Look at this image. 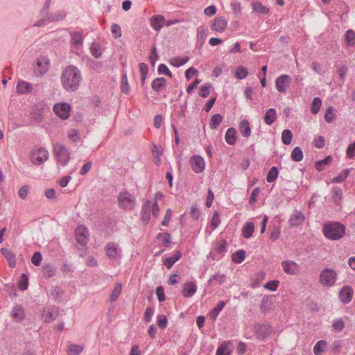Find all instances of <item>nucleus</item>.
<instances>
[{
  "instance_id": "obj_1",
  "label": "nucleus",
  "mask_w": 355,
  "mask_h": 355,
  "mask_svg": "<svg viewBox=\"0 0 355 355\" xmlns=\"http://www.w3.org/2000/svg\"><path fill=\"white\" fill-rule=\"evenodd\" d=\"M60 80L65 91L73 92L80 87L82 80L81 72L76 66L68 65L63 69Z\"/></svg>"
},
{
  "instance_id": "obj_2",
  "label": "nucleus",
  "mask_w": 355,
  "mask_h": 355,
  "mask_svg": "<svg viewBox=\"0 0 355 355\" xmlns=\"http://www.w3.org/2000/svg\"><path fill=\"white\" fill-rule=\"evenodd\" d=\"M323 234L330 240H338L345 235V227L339 223H329L323 227Z\"/></svg>"
},
{
  "instance_id": "obj_3",
  "label": "nucleus",
  "mask_w": 355,
  "mask_h": 355,
  "mask_svg": "<svg viewBox=\"0 0 355 355\" xmlns=\"http://www.w3.org/2000/svg\"><path fill=\"white\" fill-rule=\"evenodd\" d=\"M337 279L336 272L331 268L323 269L319 275V282L324 287H331L334 285Z\"/></svg>"
},
{
  "instance_id": "obj_4",
  "label": "nucleus",
  "mask_w": 355,
  "mask_h": 355,
  "mask_svg": "<svg viewBox=\"0 0 355 355\" xmlns=\"http://www.w3.org/2000/svg\"><path fill=\"white\" fill-rule=\"evenodd\" d=\"M53 153L58 163L66 166L71 157L68 149L62 144L57 143L53 145Z\"/></svg>"
},
{
  "instance_id": "obj_5",
  "label": "nucleus",
  "mask_w": 355,
  "mask_h": 355,
  "mask_svg": "<svg viewBox=\"0 0 355 355\" xmlns=\"http://www.w3.org/2000/svg\"><path fill=\"white\" fill-rule=\"evenodd\" d=\"M75 237L78 244L82 247L86 246L89 241L88 228L85 225L77 226L75 230Z\"/></svg>"
},
{
  "instance_id": "obj_6",
  "label": "nucleus",
  "mask_w": 355,
  "mask_h": 355,
  "mask_svg": "<svg viewBox=\"0 0 355 355\" xmlns=\"http://www.w3.org/2000/svg\"><path fill=\"white\" fill-rule=\"evenodd\" d=\"M118 204L122 209H132L135 205V198L130 193L121 192L118 196Z\"/></svg>"
},
{
  "instance_id": "obj_7",
  "label": "nucleus",
  "mask_w": 355,
  "mask_h": 355,
  "mask_svg": "<svg viewBox=\"0 0 355 355\" xmlns=\"http://www.w3.org/2000/svg\"><path fill=\"white\" fill-rule=\"evenodd\" d=\"M71 110L70 104L67 102L55 103L53 107V112L62 120L69 118Z\"/></svg>"
},
{
  "instance_id": "obj_8",
  "label": "nucleus",
  "mask_w": 355,
  "mask_h": 355,
  "mask_svg": "<svg viewBox=\"0 0 355 355\" xmlns=\"http://www.w3.org/2000/svg\"><path fill=\"white\" fill-rule=\"evenodd\" d=\"M98 215L100 218L98 220V228L104 232L108 233L111 225L110 212L107 211L98 209Z\"/></svg>"
},
{
  "instance_id": "obj_9",
  "label": "nucleus",
  "mask_w": 355,
  "mask_h": 355,
  "mask_svg": "<svg viewBox=\"0 0 355 355\" xmlns=\"http://www.w3.org/2000/svg\"><path fill=\"white\" fill-rule=\"evenodd\" d=\"M281 266L284 272L289 275H296L300 272V266L295 261L290 259L284 260L281 262Z\"/></svg>"
},
{
  "instance_id": "obj_10",
  "label": "nucleus",
  "mask_w": 355,
  "mask_h": 355,
  "mask_svg": "<svg viewBox=\"0 0 355 355\" xmlns=\"http://www.w3.org/2000/svg\"><path fill=\"white\" fill-rule=\"evenodd\" d=\"M292 78L287 74H283L275 80V87L280 93H286L291 84Z\"/></svg>"
},
{
  "instance_id": "obj_11",
  "label": "nucleus",
  "mask_w": 355,
  "mask_h": 355,
  "mask_svg": "<svg viewBox=\"0 0 355 355\" xmlns=\"http://www.w3.org/2000/svg\"><path fill=\"white\" fill-rule=\"evenodd\" d=\"M49 157L48 150L43 147H40L36 152L33 153L31 159L32 162L35 165H41L44 164Z\"/></svg>"
},
{
  "instance_id": "obj_12",
  "label": "nucleus",
  "mask_w": 355,
  "mask_h": 355,
  "mask_svg": "<svg viewBox=\"0 0 355 355\" xmlns=\"http://www.w3.org/2000/svg\"><path fill=\"white\" fill-rule=\"evenodd\" d=\"M192 170L196 173H201L205 168L204 159L198 155H193L189 161Z\"/></svg>"
},
{
  "instance_id": "obj_13",
  "label": "nucleus",
  "mask_w": 355,
  "mask_h": 355,
  "mask_svg": "<svg viewBox=\"0 0 355 355\" xmlns=\"http://www.w3.org/2000/svg\"><path fill=\"white\" fill-rule=\"evenodd\" d=\"M227 26V19L223 17H218L214 19L210 28L213 31L222 33L226 29Z\"/></svg>"
},
{
  "instance_id": "obj_14",
  "label": "nucleus",
  "mask_w": 355,
  "mask_h": 355,
  "mask_svg": "<svg viewBox=\"0 0 355 355\" xmlns=\"http://www.w3.org/2000/svg\"><path fill=\"white\" fill-rule=\"evenodd\" d=\"M1 254L7 260L10 268H14L17 264V258L15 254L7 248H1L0 249Z\"/></svg>"
},
{
  "instance_id": "obj_15",
  "label": "nucleus",
  "mask_w": 355,
  "mask_h": 355,
  "mask_svg": "<svg viewBox=\"0 0 355 355\" xmlns=\"http://www.w3.org/2000/svg\"><path fill=\"white\" fill-rule=\"evenodd\" d=\"M354 295V291L350 286H344L339 292V299L343 304L349 303Z\"/></svg>"
},
{
  "instance_id": "obj_16",
  "label": "nucleus",
  "mask_w": 355,
  "mask_h": 355,
  "mask_svg": "<svg viewBox=\"0 0 355 355\" xmlns=\"http://www.w3.org/2000/svg\"><path fill=\"white\" fill-rule=\"evenodd\" d=\"M150 24L153 30L158 31L165 25V18L162 15H154L150 18Z\"/></svg>"
},
{
  "instance_id": "obj_17",
  "label": "nucleus",
  "mask_w": 355,
  "mask_h": 355,
  "mask_svg": "<svg viewBox=\"0 0 355 355\" xmlns=\"http://www.w3.org/2000/svg\"><path fill=\"white\" fill-rule=\"evenodd\" d=\"M54 309L58 311V307H56L55 306H53L51 309V308H45L44 309L43 313H42V318H43L44 322L49 323V322L54 321L57 318L58 315V313H55V311H53Z\"/></svg>"
},
{
  "instance_id": "obj_18",
  "label": "nucleus",
  "mask_w": 355,
  "mask_h": 355,
  "mask_svg": "<svg viewBox=\"0 0 355 355\" xmlns=\"http://www.w3.org/2000/svg\"><path fill=\"white\" fill-rule=\"evenodd\" d=\"M70 37V43L71 45L76 48H79L83 45L84 37L81 31H71Z\"/></svg>"
},
{
  "instance_id": "obj_19",
  "label": "nucleus",
  "mask_w": 355,
  "mask_h": 355,
  "mask_svg": "<svg viewBox=\"0 0 355 355\" xmlns=\"http://www.w3.org/2000/svg\"><path fill=\"white\" fill-rule=\"evenodd\" d=\"M33 91V85L28 82L19 80L16 87V92L18 94H26Z\"/></svg>"
},
{
  "instance_id": "obj_20",
  "label": "nucleus",
  "mask_w": 355,
  "mask_h": 355,
  "mask_svg": "<svg viewBox=\"0 0 355 355\" xmlns=\"http://www.w3.org/2000/svg\"><path fill=\"white\" fill-rule=\"evenodd\" d=\"M233 349V344L230 341H225L218 347L216 355H230Z\"/></svg>"
},
{
  "instance_id": "obj_21",
  "label": "nucleus",
  "mask_w": 355,
  "mask_h": 355,
  "mask_svg": "<svg viewBox=\"0 0 355 355\" xmlns=\"http://www.w3.org/2000/svg\"><path fill=\"white\" fill-rule=\"evenodd\" d=\"M197 291V286L193 282H187L184 283L182 289V295L185 297L193 296Z\"/></svg>"
},
{
  "instance_id": "obj_22",
  "label": "nucleus",
  "mask_w": 355,
  "mask_h": 355,
  "mask_svg": "<svg viewBox=\"0 0 355 355\" xmlns=\"http://www.w3.org/2000/svg\"><path fill=\"white\" fill-rule=\"evenodd\" d=\"M305 220V216L300 212L295 211L289 219V224L291 226L301 225Z\"/></svg>"
},
{
  "instance_id": "obj_23",
  "label": "nucleus",
  "mask_w": 355,
  "mask_h": 355,
  "mask_svg": "<svg viewBox=\"0 0 355 355\" xmlns=\"http://www.w3.org/2000/svg\"><path fill=\"white\" fill-rule=\"evenodd\" d=\"M25 316V311L21 305H17L13 308L12 317L16 322H21L24 320Z\"/></svg>"
},
{
  "instance_id": "obj_24",
  "label": "nucleus",
  "mask_w": 355,
  "mask_h": 355,
  "mask_svg": "<svg viewBox=\"0 0 355 355\" xmlns=\"http://www.w3.org/2000/svg\"><path fill=\"white\" fill-rule=\"evenodd\" d=\"M151 213V204L149 201H147L142 207L141 212V219L144 224H147L150 218Z\"/></svg>"
},
{
  "instance_id": "obj_25",
  "label": "nucleus",
  "mask_w": 355,
  "mask_h": 355,
  "mask_svg": "<svg viewBox=\"0 0 355 355\" xmlns=\"http://www.w3.org/2000/svg\"><path fill=\"white\" fill-rule=\"evenodd\" d=\"M239 131L244 137H249L251 135V128L248 121L242 120L239 125Z\"/></svg>"
},
{
  "instance_id": "obj_26",
  "label": "nucleus",
  "mask_w": 355,
  "mask_h": 355,
  "mask_svg": "<svg viewBox=\"0 0 355 355\" xmlns=\"http://www.w3.org/2000/svg\"><path fill=\"white\" fill-rule=\"evenodd\" d=\"M225 140L229 145H234L236 141V131L234 128H230L225 132Z\"/></svg>"
},
{
  "instance_id": "obj_27",
  "label": "nucleus",
  "mask_w": 355,
  "mask_h": 355,
  "mask_svg": "<svg viewBox=\"0 0 355 355\" xmlns=\"http://www.w3.org/2000/svg\"><path fill=\"white\" fill-rule=\"evenodd\" d=\"M277 119V112L274 108L268 109L264 114L263 121L266 124L271 125Z\"/></svg>"
},
{
  "instance_id": "obj_28",
  "label": "nucleus",
  "mask_w": 355,
  "mask_h": 355,
  "mask_svg": "<svg viewBox=\"0 0 355 355\" xmlns=\"http://www.w3.org/2000/svg\"><path fill=\"white\" fill-rule=\"evenodd\" d=\"M182 253L180 251H175L173 256L165 259L163 263L168 269H170L180 259Z\"/></svg>"
},
{
  "instance_id": "obj_29",
  "label": "nucleus",
  "mask_w": 355,
  "mask_h": 355,
  "mask_svg": "<svg viewBox=\"0 0 355 355\" xmlns=\"http://www.w3.org/2000/svg\"><path fill=\"white\" fill-rule=\"evenodd\" d=\"M327 346V341L324 340L318 341L313 347V353L315 355H322L326 351Z\"/></svg>"
},
{
  "instance_id": "obj_30",
  "label": "nucleus",
  "mask_w": 355,
  "mask_h": 355,
  "mask_svg": "<svg viewBox=\"0 0 355 355\" xmlns=\"http://www.w3.org/2000/svg\"><path fill=\"white\" fill-rule=\"evenodd\" d=\"M166 80L164 78H155L151 85L152 89L156 92H159L166 86Z\"/></svg>"
},
{
  "instance_id": "obj_31",
  "label": "nucleus",
  "mask_w": 355,
  "mask_h": 355,
  "mask_svg": "<svg viewBox=\"0 0 355 355\" xmlns=\"http://www.w3.org/2000/svg\"><path fill=\"white\" fill-rule=\"evenodd\" d=\"M87 66L90 70H93L96 72H99L103 67V63L102 62L96 61L92 58H87Z\"/></svg>"
},
{
  "instance_id": "obj_32",
  "label": "nucleus",
  "mask_w": 355,
  "mask_h": 355,
  "mask_svg": "<svg viewBox=\"0 0 355 355\" xmlns=\"http://www.w3.org/2000/svg\"><path fill=\"white\" fill-rule=\"evenodd\" d=\"M189 59L188 57H173L169 60L168 62L172 66H174L175 67H180L186 64L189 61Z\"/></svg>"
},
{
  "instance_id": "obj_33",
  "label": "nucleus",
  "mask_w": 355,
  "mask_h": 355,
  "mask_svg": "<svg viewBox=\"0 0 355 355\" xmlns=\"http://www.w3.org/2000/svg\"><path fill=\"white\" fill-rule=\"evenodd\" d=\"M252 10L254 12L257 13L268 15L269 13V9L263 6L261 2L256 1L252 4Z\"/></svg>"
},
{
  "instance_id": "obj_34",
  "label": "nucleus",
  "mask_w": 355,
  "mask_h": 355,
  "mask_svg": "<svg viewBox=\"0 0 355 355\" xmlns=\"http://www.w3.org/2000/svg\"><path fill=\"white\" fill-rule=\"evenodd\" d=\"M254 226L252 222L247 223L242 229V234L245 239H249L252 236Z\"/></svg>"
},
{
  "instance_id": "obj_35",
  "label": "nucleus",
  "mask_w": 355,
  "mask_h": 355,
  "mask_svg": "<svg viewBox=\"0 0 355 355\" xmlns=\"http://www.w3.org/2000/svg\"><path fill=\"white\" fill-rule=\"evenodd\" d=\"M43 114L41 110H38L30 114V121L32 124H37L42 121Z\"/></svg>"
},
{
  "instance_id": "obj_36",
  "label": "nucleus",
  "mask_w": 355,
  "mask_h": 355,
  "mask_svg": "<svg viewBox=\"0 0 355 355\" xmlns=\"http://www.w3.org/2000/svg\"><path fill=\"white\" fill-rule=\"evenodd\" d=\"M28 286V276L26 273L21 275L20 279L18 282V288L21 291H24Z\"/></svg>"
},
{
  "instance_id": "obj_37",
  "label": "nucleus",
  "mask_w": 355,
  "mask_h": 355,
  "mask_svg": "<svg viewBox=\"0 0 355 355\" xmlns=\"http://www.w3.org/2000/svg\"><path fill=\"white\" fill-rule=\"evenodd\" d=\"M345 324L343 318H336L332 322L333 331L336 332H340L345 328Z\"/></svg>"
},
{
  "instance_id": "obj_38",
  "label": "nucleus",
  "mask_w": 355,
  "mask_h": 355,
  "mask_svg": "<svg viewBox=\"0 0 355 355\" xmlns=\"http://www.w3.org/2000/svg\"><path fill=\"white\" fill-rule=\"evenodd\" d=\"M248 75V70L246 67L243 66H239L236 67L234 76L237 79H244Z\"/></svg>"
},
{
  "instance_id": "obj_39",
  "label": "nucleus",
  "mask_w": 355,
  "mask_h": 355,
  "mask_svg": "<svg viewBox=\"0 0 355 355\" xmlns=\"http://www.w3.org/2000/svg\"><path fill=\"white\" fill-rule=\"evenodd\" d=\"M245 258V252L243 250H239L232 255V259L236 263H241Z\"/></svg>"
},
{
  "instance_id": "obj_40",
  "label": "nucleus",
  "mask_w": 355,
  "mask_h": 355,
  "mask_svg": "<svg viewBox=\"0 0 355 355\" xmlns=\"http://www.w3.org/2000/svg\"><path fill=\"white\" fill-rule=\"evenodd\" d=\"M349 169H345L341 173H340L337 176L331 180V183H341L343 182L349 175Z\"/></svg>"
},
{
  "instance_id": "obj_41",
  "label": "nucleus",
  "mask_w": 355,
  "mask_h": 355,
  "mask_svg": "<svg viewBox=\"0 0 355 355\" xmlns=\"http://www.w3.org/2000/svg\"><path fill=\"white\" fill-rule=\"evenodd\" d=\"M345 41L348 46L355 45V33L352 30H348L345 34Z\"/></svg>"
},
{
  "instance_id": "obj_42",
  "label": "nucleus",
  "mask_w": 355,
  "mask_h": 355,
  "mask_svg": "<svg viewBox=\"0 0 355 355\" xmlns=\"http://www.w3.org/2000/svg\"><path fill=\"white\" fill-rule=\"evenodd\" d=\"M55 269L51 263H45L42 267V272L46 277H51L55 275Z\"/></svg>"
},
{
  "instance_id": "obj_43",
  "label": "nucleus",
  "mask_w": 355,
  "mask_h": 355,
  "mask_svg": "<svg viewBox=\"0 0 355 355\" xmlns=\"http://www.w3.org/2000/svg\"><path fill=\"white\" fill-rule=\"evenodd\" d=\"M89 51L95 58H98L101 55V46L98 42H92Z\"/></svg>"
},
{
  "instance_id": "obj_44",
  "label": "nucleus",
  "mask_w": 355,
  "mask_h": 355,
  "mask_svg": "<svg viewBox=\"0 0 355 355\" xmlns=\"http://www.w3.org/2000/svg\"><path fill=\"white\" fill-rule=\"evenodd\" d=\"M225 305V302L220 301L216 306L211 311L210 313V318L215 320L216 318L218 317L219 313L223 310Z\"/></svg>"
},
{
  "instance_id": "obj_45",
  "label": "nucleus",
  "mask_w": 355,
  "mask_h": 355,
  "mask_svg": "<svg viewBox=\"0 0 355 355\" xmlns=\"http://www.w3.org/2000/svg\"><path fill=\"white\" fill-rule=\"evenodd\" d=\"M321 105H322V101H321V99L320 98H318V97H315L313 99V101H312V103H311V112L313 114H318L319 110H320V108Z\"/></svg>"
},
{
  "instance_id": "obj_46",
  "label": "nucleus",
  "mask_w": 355,
  "mask_h": 355,
  "mask_svg": "<svg viewBox=\"0 0 355 355\" xmlns=\"http://www.w3.org/2000/svg\"><path fill=\"white\" fill-rule=\"evenodd\" d=\"M222 119H223V117L219 114L213 115L210 120L209 127L211 129H216L219 125V124L221 123Z\"/></svg>"
},
{
  "instance_id": "obj_47",
  "label": "nucleus",
  "mask_w": 355,
  "mask_h": 355,
  "mask_svg": "<svg viewBox=\"0 0 355 355\" xmlns=\"http://www.w3.org/2000/svg\"><path fill=\"white\" fill-rule=\"evenodd\" d=\"M293 138V134L290 130H284L282 134V140L283 144L288 145L291 144Z\"/></svg>"
},
{
  "instance_id": "obj_48",
  "label": "nucleus",
  "mask_w": 355,
  "mask_h": 355,
  "mask_svg": "<svg viewBox=\"0 0 355 355\" xmlns=\"http://www.w3.org/2000/svg\"><path fill=\"white\" fill-rule=\"evenodd\" d=\"M291 158L295 162H300L303 159V153L300 148L295 147L291 153Z\"/></svg>"
},
{
  "instance_id": "obj_49",
  "label": "nucleus",
  "mask_w": 355,
  "mask_h": 355,
  "mask_svg": "<svg viewBox=\"0 0 355 355\" xmlns=\"http://www.w3.org/2000/svg\"><path fill=\"white\" fill-rule=\"evenodd\" d=\"M158 239L162 240L163 245L165 247H168L171 245V235L168 233H159L157 236Z\"/></svg>"
},
{
  "instance_id": "obj_50",
  "label": "nucleus",
  "mask_w": 355,
  "mask_h": 355,
  "mask_svg": "<svg viewBox=\"0 0 355 355\" xmlns=\"http://www.w3.org/2000/svg\"><path fill=\"white\" fill-rule=\"evenodd\" d=\"M206 29L203 26H200L197 29V38L200 44L202 45L206 40Z\"/></svg>"
},
{
  "instance_id": "obj_51",
  "label": "nucleus",
  "mask_w": 355,
  "mask_h": 355,
  "mask_svg": "<svg viewBox=\"0 0 355 355\" xmlns=\"http://www.w3.org/2000/svg\"><path fill=\"white\" fill-rule=\"evenodd\" d=\"M278 175V170L277 167L272 166L268 173L267 175V182H273L277 178Z\"/></svg>"
},
{
  "instance_id": "obj_52",
  "label": "nucleus",
  "mask_w": 355,
  "mask_h": 355,
  "mask_svg": "<svg viewBox=\"0 0 355 355\" xmlns=\"http://www.w3.org/2000/svg\"><path fill=\"white\" fill-rule=\"evenodd\" d=\"M64 17V14H62L61 12H56L47 16V20H49V21H58L63 20Z\"/></svg>"
},
{
  "instance_id": "obj_53",
  "label": "nucleus",
  "mask_w": 355,
  "mask_h": 355,
  "mask_svg": "<svg viewBox=\"0 0 355 355\" xmlns=\"http://www.w3.org/2000/svg\"><path fill=\"white\" fill-rule=\"evenodd\" d=\"M63 293H64L62 291L61 288L58 286H56L53 288V289L51 291V297L54 301L57 302L60 298L62 297Z\"/></svg>"
},
{
  "instance_id": "obj_54",
  "label": "nucleus",
  "mask_w": 355,
  "mask_h": 355,
  "mask_svg": "<svg viewBox=\"0 0 355 355\" xmlns=\"http://www.w3.org/2000/svg\"><path fill=\"white\" fill-rule=\"evenodd\" d=\"M42 261V255L40 252H35L31 257V262L35 266L41 265Z\"/></svg>"
},
{
  "instance_id": "obj_55",
  "label": "nucleus",
  "mask_w": 355,
  "mask_h": 355,
  "mask_svg": "<svg viewBox=\"0 0 355 355\" xmlns=\"http://www.w3.org/2000/svg\"><path fill=\"white\" fill-rule=\"evenodd\" d=\"M220 223V216L218 211H215L210 221L212 230H215Z\"/></svg>"
},
{
  "instance_id": "obj_56",
  "label": "nucleus",
  "mask_w": 355,
  "mask_h": 355,
  "mask_svg": "<svg viewBox=\"0 0 355 355\" xmlns=\"http://www.w3.org/2000/svg\"><path fill=\"white\" fill-rule=\"evenodd\" d=\"M331 159V156H327L325 159L320 160V161H318L315 163V168L318 171H320L323 170L324 166L328 164V163L330 162Z\"/></svg>"
},
{
  "instance_id": "obj_57",
  "label": "nucleus",
  "mask_w": 355,
  "mask_h": 355,
  "mask_svg": "<svg viewBox=\"0 0 355 355\" xmlns=\"http://www.w3.org/2000/svg\"><path fill=\"white\" fill-rule=\"evenodd\" d=\"M215 250L218 253H222L227 250V242L225 240H220L216 243Z\"/></svg>"
},
{
  "instance_id": "obj_58",
  "label": "nucleus",
  "mask_w": 355,
  "mask_h": 355,
  "mask_svg": "<svg viewBox=\"0 0 355 355\" xmlns=\"http://www.w3.org/2000/svg\"><path fill=\"white\" fill-rule=\"evenodd\" d=\"M279 284V282L278 280L270 281V282H267L264 285V288L269 291H275L277 290Z\"/></svg>"
},
{
  "instance_id": "obj_59",
  "label": "nucleus",
  "mask_w": 355,
  "mask_h": 355,
  "mask_svg": "<svg viewBox=\"0 0 355 355\" xmlns=\"http://www.w3.org/2000/svg\"><path fill=\"white\" fill-rule=\"evenodd\" d=\"M69 349L72 355H79L83 350L82 346L75 344L70 345Z\"/></svg>"
},
{
  "instance_id": "obj_60",
  "label": "nucleus",
  "mask_w": 355,
  "mask_h": 355,
  "mask_svg": "<svg viewBox=\"0 0 355 355\" xmlns=\"http://www.w3.org/2000/svg\"><path fill=\"white\" fill-rule=\"evenodd\" d=\"M157 323L160 328L165 329L168 324V320L166 316L162 314L159 315L157 316Z\"/></svg>"
},
{
  "instance_id": "obj_61",
  "label": "nucleus",
  "mask_w": 355,
  "mask_h": 355,
  "mask_svg": "<svg viewBox=\"0 0 355 355\" xmlns=\"http://www.w3.org/2000/svg\"><path fill=\"white\" fill-rule=\"evenodd\" d=\"M324 117L325 121L328 123H331L334 121L335 116L333 112L332 107H329L326 110Z\"/></svg>"
},
{
  "instance_id": "obj_62",
  "label": "nucleus",
  "mask_w": 355,
  "mask_h": 355,
  "mask_svg": "<svg viewBox=\"0 0 355 355\" xmlns=\"http://www.w3.org/2000/svg\"><path fill=\"white\" fill-rule=\"evenodd\" d=\"M153 314H154V309L152 307H147L146 309V311H145V313H144V320L147 322H149L151 321L152 320V318L153 316Z\"/></svg>"
},
{
  "instance_id": "obj_63",
  "label": "nucleus",
  "mask_w": 355,
  "mask_h": 355,
  "mask_svg": "<svg viewBox=\"0 0 355 355\" xmlns=\"http://www.w3.org/2000/svg\"><path fill=\"white\" fill-rule=\"evenodd\" d=\"M343 191L338 187L333 189V199L336 202H339L342 199Z\"/></svg>"
},
{
  "instance_id": "obj_64",
  "label": "nucleus",
  "mask_w": 355,
  "mask_h": 355,
  "mask_svg": "<svg viewBox=\"0 0 355 355\" xmlns=\"http://www.w3.org/2000/svg\"><path fill=\"white\" fill-rule=\"evenodd\" d=\"M346 154L348 158L355 159V141L349 145L347 148Z\"/></svg>"
}]
</instances>
